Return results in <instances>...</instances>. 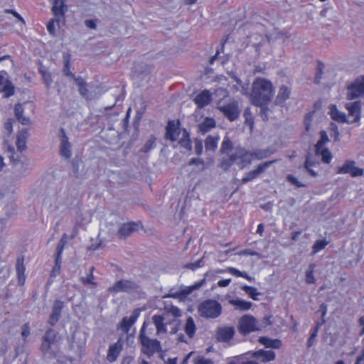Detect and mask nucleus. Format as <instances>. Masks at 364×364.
<instances>
[{
    "label": "nucleus",
    "mask_w": 364,
    "mask_h": 364,
    "mask_svg": "<svg viewBox=\"0 0 364 364\" xmlns=\"http://www.w3.org/2000/svg\"><path fill=\"white\" fill-rule=\"evenodd\" d=\"M273 97L272 84L264 79L257 78L252 84L251 99L256 106L267 105Z\"/></svg>",
    "instance_id": "nucleus-1"
},
{
    "label": "nucleus",
    "mask_w": 364,
    "mask_h": 364,
    "mask_svg": "<svg viewBox=\"0 0 364 364\" xmlns=\"http://www.w3.org/2000/svg\"><path fill=\"white\" fill-rule=\"evenodd\" d=\"M145 324L146 323H144L141 328L139 339L141 345V353L150 358L154 353L161 351V347L160 341L156 339H151L145 334Z\"/></svg>",
    "instance_id": "nucleus-2"
},
{
    "label": "nucleus",
    "mask_w": 364,
    "mask_h": 364,
    "mask_svg": "<svg viewBox=\"0 0 364 364\" xmlns=\"http://www.w3.org/2000/svg\"><path fill=\"white\" fill-rule=\"evenodd\" d=\"M198 312L201 317L215 318L221 314L222 306L216 300L206 299L198 305Z\"/></svg>",
    "instance_id": "nucleus-3"
},
{
    "label": "nucleus",
    "mask_w": 364,
    "mask_h": 364,
    "mask_svg": "<svg viewBox=\"0 0 364 364\" xmlns=\"http://www.w3.org/2000/svg\"><path fill=\"white\" fill-rule=\"evenodd\" d=\"M237 329L240 334L246 336L252 332L260 331L261 326L253 316L245 314L240 318Z\"/></svg>",
    "instance_id": "nucleus-4"
},
{
    "label": "nucleus",
    "mask_w": 364,
    "mask_h": 364,
    "mask_svg": "<svg viewBox=\"0 0 364 364\" xmlns=\"http://www.w3.org/2000/svg\"><path fill=\"white\" fill-rule=\"evenodd\" d=\"M139 285L131 279H120L108 288L109 292H125L128 294L136 292Z\"/></svg>",
    "instance_id": "nucleus-5"
},
{
    "label": "nucleus",
    "mask_w": 364,
    "mask_h": 364,
    "mask_svg": "<svg viewBox=\"0 0 364 364\" xmlns=\"http://www.w3.org/2000/svg\"><path fill=\"white\" fill-rule=\"evenodd\" d=\"M348 100L356 99L364 94V75L357 77L354 82L348 85Z\"/></svg>",
    "instance_id": "nucleus-6"
},
{
    "label": "nucleus",
    "mask_w": 364,
    "mask_h": 364,
    "mask_svg": "<svg viewBox=\"0 0 364 364\" xmlns=\"http://www.w3.org/2000/svg\"><path fill=\"white\" fill-rule=\"evenodd\" d=\"M203 282H198L195 284L190 287L181 286L178 290L176 288H171L168 293L164 297L174 298V299H183L186 298L188 295L191 294L193 291L198 289L201 287Z\"/></svg>",
    "instance_id": "nucleus-7"
},
{
    "label": "nucleus",
    "mask_w": 364,
    "mask_h": 364,
    "mask_svg": "<svg viewBox=\"0 0 364 364\" xmlns=\"http://www.w3.org/2000/svg\"><path fill=\"white\" fill-rule=\"evenodd\" d=\"M218 109L231 122L237 119L240 115L239 107L235 101L223 105L219 104Z\"/></svg>",
    "instance_id": "nucleus-8"
},
{
    "label": "nucleus",
    "mask_w": 364,
    "mask_h": 364,
    "mask_svg": "<svg viewBox=\"0 0 364 364\" xmlns=\"http://www.w3.org/2000/svg\"><path fill=\"white\" fill-rule=\"evenodd\" d=\"M58 136L60 141V154L63 157L68 159L71 157L72 155V145L70 143L68 137L67 136L63 128L60 129Z\"/></svg>",
    "instance_id": "nucleus-9"
},
{
    "label": "nucleus",
    "mask_w": 364,
    "mask_h": 364,
    "mask_svg": "<svg viewBox=\"0 0 364 364\" xmlns=\"http://www.w3.org/2000/svg\"><path fill=\"white\" fill-rule=\"evenodd\" d=\"M9 151L11 153V155L9 156V159L13 163L15 171L22 173L25 172L28 166V159L23 157L22 154H18L15 156L16 154L14 153L13 149H9Z\"/></svg>",
    "instance_id": "nucleus-10"
},
{
    "label": "nucleus",
    "mask_w": 364,
    "mask_h": 364,
    "mask_svg": "<svg viewBox=\"0 0 364 364\" xmlns=\"http://www.w3.org/2000/svg\"><path fill=\"white\" fill-rule=\"evenodd\" d=\"M180 124L179 120L168 121L166 127L165 138L171 141H176L181 132Z\"/></svg>",
    "instance_id": "nucleus-11"
},
{
    "label": "nucleus",
    "mask_w": 364,
    "mask_h": 364,
    "mask_svg": "<svg viewBox=\"0 0 364 364\" xmlns=\"http://www.w3.org/2000/svg\"><path fill=\"white\" fill-rule=\"evenodd\" d=\"M139 223L135 222H129L122 224L118 229V237L121 240L126 239L133 232L139 230Z\"/></svg>",
    "instance_id": "nucleus-12"
},
{
    "label": "nucleus",
    "mask_w": 364,
    "mask_h": 364,
    "mask_svg": "<svg viewBox=\"0 0 364 364\" xmlns=\"http://www.w3.org/2000/svg\"><path fill=\"white\" fill-rule=\"evenodd\" d=\"M276 161L277 160H273L259 164L255 169L247 173V175L242 179V183H246L256 178L259 174L264 172L267 168H268L269 166H271L273 163Z\"/></svg>",
    "instance_id": "nucleus-13"
},
{
    "label": "nucleus",
    "mask_w": 364,
    "mask_h": 364,
    "mask_svg": "<svg viewBox=\"0 0 364 364\" xmlns=\"http://www.w3.org/2000/svg\"><path fill=\"white\" fill-rule=\"evenodd\" d=\"M235 156H236V164L241 168H244L246 165L250 164L252 161V154L247 151L245 149L237 147L235 151Z\"/></svg>",
    "instance_id": "nucleus-14"
},
{
    "label": "nucleus",
    "mask_w": 364,
    "mask_h": 364,
    "mask_svg": "<svg viewBox=\"0 0 364 364\" xmlns=\"http://www.w3.org/2000/svg\"><path fill=\"white\" fill-rule=\"evenodd\" d=\"M338 173H349L351 176L355 177L363 175V170L355 166V162L353 161H346V163L339 167Z\"/></svg>",
    "instance_id": "nucleus-15"
},
{
    "label": "nucleus",
    "mask_w": 364,
    "mask_h": 364,
    "mask_svg": "<svg viewBox=\"0 0 364 364\" xmlns=\"http://www.w3.org/2000/svg\"><path fill=\"white\" fill-rule=\"evenodd\" d=\"M235 333L232 326L220 327L217 329V340L220 342H228L233 338Z\"/></svg>",
    "instance_id": "nucleus-16"
},
{
    "label": "nucleus",
    "mask_w": 364,
    "mask_h": 364,
    "mask_svg": "<svg viewBox=\"0 0 364 364\" xmlns=\"http://www.w3.org/2000/svg\"><path fill=\"white\" fill-rule=\"evenodd\" d=\"M139 316V312L138 309H134L129 317H124L119 324V328H120L124 333H127L131 328V327L134 324L136 321L137 318Z\"/></svg>",
    "instance_id": "nucleus-17"
},
{
    "label": "nucleus",
    "mask_w": 364,
    "mask_h": 364,
    "mask_svg": "<svg viewBox=\"0 0 364 364\" xmlns=\"http://www.w3.org/2000/svg\"><path fill=\"white\" fill-rule=\"evenodd\" d=\"M63 306L64 304L62 301H55L52 307V313L48 321V323L51 326H54L59 321Z\"/></svg>",
    "instance_id": "nucleus-18"
},
{
    "label": "nucleus",
    "mask_w": 364,
    "mask_h": 364,
    "mask_svg": "<svg viewBox=\"0 0 364 364\" xmlns=\"http://www.w3.org/2000/svg\"><path fill=\"white\" fill-rule=\"evenodd\" d=\"M52 12L57 18H63L68 11L65 0H52Z\"/></svg>",
    "instance_id": "nucleus-19"
},
{
    "label": "nucleus",
    "mask_w": 364,
    "mask_h": 364,
    "mask_svg": "<svg viewBox=\"0 0 364 364\" xmlns=\"http://www.w3.org/2000/svg\"><path fill=\"white\" fill-rule=\"evenodd\" d=\"M25 270L26 267L24 266V258L23 257H18L16 262V271L18 277V282L21 286H23L25 284Z\"/></svg>",
    "instance_id": "nucleus-20"
},
{
    "label": "nucleus",
    "mask_w": 364,
    "mask_h": 364,
    "mask_svg": "<svg viewBox=\"0 0 364 364\" xmlns=\"http://www.w3.org/2000/svg\"><path fill=\"white\" fill-rule=\"evenodd\" d=\"M193 101L197 105L198 107L203 108L210 102L211 94L207 90H203L196 96Z\"/></svg>",
    "instance_id": "nucleus-21"
},
{
    "label": "nucleus",
    "mask_w": 364,
    "mask_h": 364,
    "mask_svg": "<svg viewBox=\"0 0 364 364\" xmlns=\"http://www.w3.org/2000/svg\"><path fill=\"white\" fill-rule=\"evenodd\" d=\"M252 358L260 360L262 362H269L275 359V353L273 350H259L253 352L251 355Z\"/></svg>",
    "instance_id": "nucleus-22"
},
{
    "label": "nucleus",
    "mask_w": 364,
    "mask_h": 364,
    "mask_svg": "<svg viewBox=\"0 0 364 364\" xmlns=\"http://www.w3.org/2000/svg\"><path fill=\"white\" fill-rule=\"evenodd\" d=\"M166 315H154L152 316V322L156 326L157 334L165 333L167 330L166 326L167 323H165Z\"/></svg>",
    "instance_id": "nucleus-23"
},
{
    "label": "nucleus",
    "mask_w": 364,
    "mask_h": 364,
    "mask_svg": "<svg viewBox=\"0 0 364 364\" xmlns=\"http://www.w3.org/2000/svg\"><path fill=\"white\" fill-rule=\"evenodd\" d=\"M346 107L348 110L349 115L354 117V119L351 122V123L358 122L360 118V102L356 101L352 103H348L346 104Z\"/></svg>",
    "instance_id": "nucleus-24"
},
{
    "label": "nucleus",
    "mask_w": 364,
    "mask_h": 364,
    "mask_svg": "<svg viewBox=\"0 0 364 364\" xmlns=\"http://www.w3.org/2000/svg\"><path fill=\"white\" fill-rule=\"evenodd\" d=\"M122 344L120 340H119L117 343H114L113 345H111L108 350L107 357V360L111 363L115 361L122 350Z\"/></svg>",
    "instance_id": "nucleus-25"
},
{
    "label": "nucleus",
    "mask_w": 364,
    "mask_h": 364,
    "mask_svg": "<svg viewBox=\"0 0 364 364\" xmlns=\"http://www.w3.org/2000/svg\"><path fill=\"white\" fill-rule=\"evenodd\" d=\"M215 127V121L213 118L206 117L198 125V132L201 134H205Z\"/></svg>",
    "instance_id": "nucleus-26"
},
{
    "label": "nucleus",
    "mask_w": 364,
    "mask_h": 364,
    "mask_svg": "<svg viewBox=\"0 0 364 364\" xmlns=\"http://www.w3.org/2000/svg\"><path fill=\"white\" fill-rule=\"evenodd\" d=\"M291 90L290 89L285 86L282 85L279 90V92L275 98V104L276 105H282L287 100H288L290 97Z\"/></svg>",
    "instance_id": "nucleus-27"
},
{
    "label": "nucleus",
    "mask_w": 364,
    "mask_h": 364,
    "mask_svg": "<svg viewBox=\"0 0 364 364\" xmlns=\"http://www.w3.org/2000/svg\"><path fill=\"white\" fill-rule=\"evenodd\" d=\"M258 341L264 345L266 348L279 349L282 347V343L279 339H272L268 337H260Z\"/></svg>",
    "instance_id": "nucleus-28"
},
{
    "label": "nucleus",
    "mask_w": 364,
    "mask_h": 364,
    "mask_svg": "<svg viewBox=\"0 0 364 364\" xmlns=\"http://www.w3.org/2000/svg\"><path fill=\"white\" fill-rule=\"evenodd\" d=\"M220 139L218 135H208L205 140V149L206 151H215L218 147Z\"/></svg>",
    "instance_id": "nucleus-29"
},
{
    "label": "nucleus",
    "mask_w": 364,
    "mask_h": 364,
    "mask_svg": "<svg viewBox=\"0 0 364 364\" xmlns=\"http://www.w3.org/2000/svg\"><path fill=\"white\" fill-rule=\"evenodd\" d=\"M330 115L332 119L339 123L348 122L346 114L343 112H340L336 108V105H331Z\"/></svg>",
    "instance_id": "nucleus-30"
},
{
    "label": "nucleus",
    "mask_w": 364,
    "mask_h": 364,
    "mask_svg": "<svg viewBox=\"0 0 364 364\" xmlns=\"http://www.w3.org/2000/svg\"><path fill=\"white\" fill-rule=\"evenodd\" d=\"M23 107L21 103H18L15 105L14 112L15 116L18 121L22 124L27 125L30 124V119L23 115Z\"/></svg>",
    "instance_id": "nucleus-31"
},
{
    "label": "nucleus",
    "mask_w": 364,
    "mask_h": 364,
    "mask_svg": "<svg viewBox=\"0 0 364 364\" xmlns=\"http://www.w3.org/2000/svg\"><path fill=\"white\" fill-rule=\"evenodd\" d=\"M182 132V137L179 139L178 144L181 147L191 151H192V142L189 132L186 129H183Z\"/></svg>",
    "instance_id": "nucleus-32"
},
{
    "label": "nucleus",
    "mask_w": 364,
    "mask_h": 364,
    "mask_svg": "<svg viewBox=\"0 0 364 364\" xmlns=\"http://www.w3.org/2000/svg\"><path fill=\"white\" fill-rule=\"evenodd\" d=\"M229 303L235 306L236 309L241 311H247L251 309L252 306V302L244 301L240 299L230 300Z\"/></svg>",
    "instance_id": "nucleus-33"
},
{
    "label": "nucleus",
    "mask_w": 364,
    "mask_h": 364,
    "mask_svg": "<svg viewBox=\"0 0 364 364\" xmlns=\"http://www.w3.org/2000/svg\"><path fill=\"white\" fill-rule=\"evenodd\" d=\"M27 135V131L22 130L21 132L18 134L17 139H16V146L18 151L20 152H22L24 151L26 148V138Z\"/></svg>",
    "instance_id": "nucleus-34"
},
{
    "label": "nucleus",
    "mask_w": 364,
    "mask_h": 364,
    "mask_svg": "<svg viewBox=\"0 0 364 364\" xmlns=\"http://www.w3.org/2000/svg\"><path fill=\"white\" fill-rule=\"evenodd\" d=\"M236 156L235 152L230 155L228 157L223 158L220 162V168L224 171H228L229 168L235 163H236Z\"/></svg>",
    "instance_id": "nucleus-35"
},
{
    "label": "nucleus",
    "mask_w": 364,
    "mask_h": 364,
    "mask_svg": "<svg viewBox=\"0 0 364 364\" xmlns=\"http://www.w3.org/2000/svg\"><path fill=\"white\" fill-rule=\"evenodd\" d=\"M196 325L194 320L191 316H189L185 325V332L189 338H193L196 332Z\"/></svg>",
    "instance_id": "nucleus-36"
},
{
    "label": "nucleus",
    "mask_w": 364,
    "mask_h": 364,
    "mask_svg": "<svg viewBox=\"0 0 364 364\" xmlns=\"http://www.w3.org/2000/svg\"><path fill=\"white\" fill-rule=\"evenodd\" d=\"M75 82L79 87V92L83 97L88 96V90L87 89V83L81 77L75 78Z\"/></svg>",
    "instance_id": "nucleus-37"
},
{
    "label": "nucleus",
    "mask_w": 364,
    "mask_h": 364,
    "mask_svg": "<svg viewBox=\"0 0 364 364\" xmlns=\"http://www.w3.org/2000/svg\"><path fill=\"white\" fill-rule=\"evenodd\" d=\"M57 332L52 329H48L42 338V341L47 342L48 343L54 344L56 342Z\"/></svg>",
    "instance_id": "nucleus-38"
},
{
    "label": "nucleus",
    "mask_w": 364,
    "mask_h": 364,
    "mask_svg": "<svg viewBox=\"0 0 364 364\" xmlns=\"http://www.w3.org/2000/svg\"><path fill=\"white\" fill-rule=\"evenodd\" d=\"M1 92H4V97H9L14 95V86L10 80H6Z\"/></svg>",
    "instance_id": "nucleus-39"
},
{
    "label": "nucleus",
    "mask_w": 364,
    "mask_h": 364,
    "mask_svg": "<svg viewBox=\"0 0 364 364\" xmlns=\"http://www.w3.org/2000/svg\"><path fill=\"white\" fill-rule=\"evenodd\" d=\"M245 118V124L249 126L250 131H252L254 127V118L250 107H247L243 113Z\"/></svg>",
    "instance_id": "nucleus-40"
},
{
    "label": "nucleus",
    "mask_w": 364,
    "mask_h": 364,
    "mask_svg": "<svg viewBox=\"0 0 364 364\" xmlns=\"http://www.w3.org/2000/svg\"><path fill=\"white\" fill-rule=\"evenodd\" d=\"M233 148V144L230 139L228 136H225L223 139L221 147H220V153L222 154H228V152L232 150Z\"/></svg>",
    "instance_id": "nucleus-41"
},
{
    "label": "nucleus",
    "mask_w": 364,
    "mask_h": 364,
    "mask_svg": "<svg viewBox=\"0 0 364 364\" xmlns=\"http://www.w3.org/2000/svg\"><path fill=\"white\" fill-rule=\"evenodd\" d=\"M241 289L245 291L253 300H258L257 296L259 295L260 293L257 291V289L255 287L245 285L242 286Z\"/></svg>",
    "instance_id": "nucleus-42"
},
{
    "label": "nucleus",
    "mask_w": 364,
    "mask_h": 364,
    "mask_svg": "<svg viewBox=\"0 0 364 364\" xmlns=\"http://www.w3.org/2000/svg\"><path fill=\"white\" fill-rule=\"evenodd\" d=\"M317 156H321V161L325 164H329L332 159V154L328 149H324L316 154Z\"/></svg>",
    "instance_id": "nucleus-43"
},
{
    "label": "nucleus",
    "mask_w": 364,
    "mask_h": 364,
    "mask_svg": "<svg viewBox=\"0 0 364 364\" xmlns=\"http://www.w3.org/2000/svg\"><path fill=\"white\" fill-rule=\"evenodd\" d=\"M95 270V267L93 266L90 267L89 269V274L86 277H81L80 280L84 284H92L96 285V283L93 282L94 275L93 272Z\"/></svg>",
    "instance_id": "nucleus-44"
},
{
    "label": "nucleus",
    "mask_w": 364,
    "mask_h": 364,
    "mask_svg": "<svg viewBox=\"0 0 364 364\" xmlns=\"http://www.w3.org/2000/svg\"><path fill=\"white\" fill-rule=\"evenodd\" d=\"M327 245H328V242L326 241L325 240L316 241L312 247V249H313L312 253L315 254V253L318 252V251L324 249Z\"/></svg>",
    "instance_id": "nucleus-45"
},
{
    "label": "nucleus",
    "mask_w": 364,
    "mask_h": 364,
    "mask_svg": "<svg viewBox=\"0 0 364 364\" xmlns=\"http://www.w3.org/2000/svg\"><path fill=\"white\" fill-rule=\"evenodd\" d=\"M155 140L156 139L151 136L144 145V146L141 148V151L144 153L149 152L151 149L154 148L155 144Z\"/></svg>",
    "instance_id": "nucleus-46"
},
{
    "label": "nucleus",
    "mask_w": 364,
    "mask_h": 364,
    "mask_svg": "<svg viewBox=\"0 0 364 364\" xmlns=\"http://www.w3.org/2000/svg\"><path fill=\"white\" fill-rule=\"evenodd\" d=\"M39 73L41 74L43 80L46 85V87H49L53 81L50 74L46 70H44L41 68L39 69Z\"/></svg>",
    "instance_id": "nucleus-47"
},
{
    "label": "nucleus",
    "mask_w": 364,
    "mask_h": 364,
    "mask_svg": "<svg viewBox=\"0 0 364 364\" xmlns=\"http://www.w3.org/2000/svg\"><path fill=\"white\" fill-rule=\"evenodd\" d=\"M324 68H325V65L323 63H321V62L318 63L316 73V76H315V82L316 83H319V82L322 77Z\"/></svg>",
    "instance_id": "nucleus-48"
},
{
    "label": "nucleus",
    "mask_w": 364,
    "mask_h": 364,
    "mask_svg": "<svg viewBox=\"0 0 364 364\" xmlns=\"http://www.w3.org/2000/svg\"><path fill=\"white\" fill-rule=\"evenodd\" d=\"M189 166L196 165V166H201V168L200 171H203L205 169V161L201 158H192L189 162Z\"/></svg>",
    "instance_id": "nucleus-49"
},
{
    "label": "nucleus",
    "mask_w": 364,
    "mask_h": 364,
    "mask_svg": "<svg viewBox=\"0 0 364 364\" xmlns=\"http://www.w3.org/2000/svg\"><path fill=\"white\" fill-rule=\"evenodd\" d=\"M68 242V235L67 234H63L61 239L60 240L59 242L58 243V245L56 247V251L57 252H63V249L65 246V245Z\"/></svg>",
    "instance_id": "nucleus-50"
},
{
    "label": "nucleus",
    "mask_w": 364,
    "mask_h": 364,
    "mask_svg": "<svg viewBox=\"0 0 364 364\" xmlns=\"http://www.w3.org/2000/svg\"><path fill=\"white\" fill-rule=\"evenodd\" d=\"M222 272H223V270H218L217 272H213V271L207 272L204 275V278L200 281V282L203 281V282L201 284V287L205 283L206 280L209 281V280L213 279L216 273H222Z\"/></svg>",
    "instance_id": "nucleus-51"
},
{
    "label": "nucleus",
    "mask_w": 364,
    "mask_h": 364,
    "mask_svg": "<svg viewBox=\"0 0 364 364\" xmlns=\"http://www.w3.org/2000/svg\"><path fill=\"white\" fill-rule=\"evenodd\" d=\"M193 364H213V361L210 359L205 358L203 356L198 355L193 360Z\"/></svg>",
    "instance_id": "nucleus-52"
},
{
    "label": "nucleus",
    "mask_w": 364,
    "mask_h": 364,
    "mask_svg": "<svg viewBox=\"0 0 364 364\" xmlns=\"http://www.w3.org/2000/svg\"><path fill=\"white\" fill-rule=\"evenodd\" d=\"M195 152L198 156L203 154V141L200 139L196 138L194 139Z\"/></svg>",
    "instance_id": "nucleus-53"
},
{
    "label": "nucleus",
    "mask_w": 364,
    "mask_h": 364,
    "mask_svg": "<svg viewBox=\"0 0 364 364\" xmlns=\"http://www.w3.org/2000/svg\"><path fill=\"white\" fill-rule=\"evenodd\" d=\"M80 163V161L78 159H73L72 161V170H73V176L76 178L79 177V176H80V170H79Z\"/></svg>",
    "instance_id": "nucleus-54"
},
{
    "label": "nucleus",
    "mask_w": 364,
    "mask_h": 364,
    "mask_svg": "<svg viewBox=\"0 0 364 364\" xmlns=\"http://www.w3.org/2000/svg\"><path fill=\"white\" fill-rule=\"evenodd\" d=\"M287 181L291 184L294 185L297 188L306 187V186L303 183L299 181L296 177L292 175H287Z\"/></svg>",
    "instance_id": "nucleus-55"
},
{
    "label": "nucleus",
    "mask_w": 364,
    "mask_h": 364,
    "mask_svg": "<svg viewBox=\"0 0 364 364\" xmlns=\"http://www.w3.org/2000/svg\"><path fill=\"white\" fill-rule=\"evenodd\" d=\"M59 19H54V18H52L49 21L48 25H47V29L48 31V32L50 33V34H51L52 36H56V30H55V21H58Z\"/></svg>",
    "instance_id": "nucleus-56"
},
{
    "label": "nucleus",
    "mask_w": 364,
    "mask_h": 364,
    "mask_svg": "<svg viewBox=\"0 0 364 364\" xmlns=\"http://www.w3.org/2000/svg\"><path fill=\"white\" fill-rule=\"evenodd\" d=\"M167 314H171L175 318H178L181 316V310L178 307L174 306H171L170 308L168 309Z\"/></svg>",
    "instance_id": "nucleus-57"
},
{
    "label": "nucleus",
    "mask_w": 364,
    "mask_h": 364,
    "mask_svg": "<svg viewBox=\"0 0 364 364\" xmlns=\"http://www.w3.org/2000/svg\"><path fill=\"white\" fill-rule=\"evenodd\" d=\"M65 75L70 76L73 78H75V75L70 70V60L67 59L65 60L64 68L63 70Z\"/></svg>",
    "instance_id": "nucleus-58"
},
{
    "label": "nucleus",
    "mask_w": 364,
    "mask_h": 364,
    "mask_svg": "<svg viewBox=\"0 0 364 364\" xmlns=\"http://www.w3.org/2000/svg\"><path fill=\"white\" fill-rule=\"evenodd\" d=\"M316 279L314 275L313 269L307 270L306 272V282L307 284H314Z\"/></svg>",
    "instance_id": "nucleus-59"
},
{
    "label": "nucleus",
    "mask_w": 364,
    "mask_h": 364,
    "mask_svg": "<svg viewBox=\"0 0 364 364\" xmlns=\"http://www.w3.org/2000/svg\"><path fill=\"white\" fill-rule=\"evenodd\" d=\"M203 257L200 258V259L197 260L196 262H192V263H188L186 265V267L188 268V269H190L191 270H195L197 268L201 267L203 264H202V262H203Z\"/></svg>",
    "instance_id": "nucleus-60"
},
{
    "label": "nucleus",
    "mask_w": 364,
    "mask_h": 364,
    "mask_svg": "<svg viewBox=\"0 0 364 364\" xmlns=\"http://www.w3.org/2000/svg\"><path fill=\"white\" fill-rule=\"evenodd\" d=\"M225 43V41L221 43L220 48L217 49L215 55H213V56H212L210 58V59L209 60V63L210 65L213 64L214 61L215 60L218 59V55H220V53L223 52V48H224Z\"/></svg>",
    "instance_id": "nucleus-61"
},
{
    "label": "nucleus",
    "mask_w": 364,
    "mask_h": 364,
    "mask_svg": "<svg viewBox=\"0 0 364 364\" xmlns=\"http://www.w3.org/2000/svg\"><path fill=\"white\" fill-rule=\"evenodd\" d=\"M52 344L48 343L47 342L42 341V343L41 346V350L43 353L47 354L50 351Z\"/></svg>",
    "instance_id": "nucleus-62"
},
{
    "label": "nucleus",
    "mask_w": 364,
    "mask_h": 364,
    "mask_svg": "<svg viewBox=\"0 0 364 364\" xmlns=\"http://www.w3.org/2000/svg\"><path fill=\"white\" fill-rule=\"evenodd\" d=\"M21 335L23 338V340L25 341L26 338L30 334V327L28 323H25L21 327Z\"/></svg>",
    "instance_id": "nucleus-63"
},
{
    "label": "nucleus",
    "mask_w": 364,
    "mask_h": 364,
    "mask_svg": "<svg viewBox=\"0 0 364 364\" xmlns=\"http://www.w3.org/2000/svg\"><path fill=\"white\" fill-rule=\"evenodd\" d=\"M270 318V316H265L261 320L260 322H259V326H261V329L272 324Z\"/></svg>",
    "instance_id": "nucleus-64"
}]
</instances>
